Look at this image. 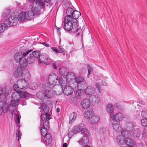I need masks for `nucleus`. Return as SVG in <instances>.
Returning a JSON list of instances; mask_svg holds the SVG:
<instances>
[{
	"instance_id": "1",
	"label": "nucleus",
	"mask_w": 147,
	"mask_h": 147,
	"mask_svg": "<svg viewBox=\"0 0 147 147\" xmlns=\"http://www.w3.org/2000/svg\"><path fill=\"white\" fill-rule=\"evenodd\" d=\"M63 28L65 30L71 31L74 33L77 32L80 30L77 23L73 21L72 18L66 16L64 20Z\"/></svg>"
},
{
	"instance_id": "2",
	"label": "nucleus",
	"mask_w": 147,
	"mask_h": 147,
	"mask_svg": "<svg viewBox=\"0 0 147 147\" xmlns=\"http://www.w3.org/2000/svg\"><path fill=\"white\" fill-rule=\"evenodd\" d=\"M15 15V13L13 14L10 17L5 20L3 23L0 24V33L3 32L7 27L15 26L17 24V15Z\"/></svg>"
},
{
	"instance_id": "3",
	"label": "nucleus",
	"mask_w": 147,
	"mask_h": 147,
	"mask_svg": "<svg viewBox=\"0 0 147 147\" xmlns=\"http://www.w3.org/2000/svg\"><path fill=\"white\" fill-rule=\"evenodd\" d=\"M40 126L41 128V131L43 130H46L49 129V123L47 119L49 120L51 118V116L47 113H45V114H42L41 116Z\"/></svg>"
},
{
	"instance_id": "4",
	"label": "nucleus",
	"mask_w": 147,
	"mask_h": 147,
	"mask_svg": "<svg viewBox=\"0 0 147 147\" xmlns=\"http://www.w3.org/2000/svg\"><path fill=\"white\" fill-rule=\"evenodd\" d=\"M36 96L37 97L41 100H44L46 102L50 100V98L53 97V94L49 90H46L44 92L39 91L37 92Z\"/></svg>"
},
{
	"instance_id": "5",
	"label": "nucleus",
	"mask_w": 147,
	"mask_h": 147,
	"mask_svg": "<svg viewBox=\"0 0 147 147\" xmlns=\"http://www.w3.org/2000/svg\"><path fill=\"white\" fill-rule=\"evenodd\" d=\"M32 8L31 9V10L25 12L27 20H31L32 19L34 18V15H38L40 13V10L37 7V5H36L35 3L32 4Z\"/></svg>"
},
{
	"instance_id": "6",
	"label": "nucleus",
	"mask_w": 147,
	"mask_h": 147,
	"mask_svg": "<svg viewBox=\"0 0 147 147\" xmlns=\"http://www.w3.org/2000/svg\"><path fill=\"white\" fill-rule=\"evenodd\" d=\"M67 16L70 18H72L73 21L76 22L77 23V19L80 16L81 13L80 12L76 11L74 10L71 7L68 8L66 11Z\"/></svg>"
},
{
	"instance_id": "7",
	"label": "nucleus",
	"mask_w": 147,
	"mask_h": 147,
	"mask_svg": "<svg viewBox=\"0 0 147 147\" xmlns=\"http://www.w3.org/2000/svg\"><path fill=\"white\" fill-rule=\"evenodd\" d=\"M58 83L61 86H58V88L59 89L60 91H55V93L57 94L60 95L62 92V90L63 89L62 86H65L67 84L68 82L66 79L64 77H61L59 79Z\"/></svg>"
},
{
	"instance_id": "8",
	"label": "nucleus",
	"mask_w": 147,
	"mask_h": 147,
	"mask_svg": "<svg viewBox=\"0 0 147 147\" xmlns=\"http://www.w3.org/2000/svg\"><path fill=\"white\" fill-rule=\"evenodd\" d=\"M49 129V128L47 129H46V130H43L42 131H41V128L40 129L41 135L43 137H44L45 142L47 144H50L52 140L51 135L47 133V131Z\"/></svg>"
},
{
	"instance_id": "9",
	"label": "nucleus",
	"mask_w": 147,
	"mask_h": 147,
	"mask_svg": "<svg viewBox=\"0 0 147 147\" xmlns=\"http://www.w3.org/2000/svg\"><path fill=\"white\" fill-rule=\"evenodd\" d=\"M58 80V77L55 74L52 73L49 75L48 77V81L50 84L54 85L57 83ZM54 86H53L54 87Z\"/></svg>"
},
{
	"instance_id": "10",
	"label": "nucleus",
	"mask_w": 147,
	"mask_h": 147,
	"mask_svg": "<svg viewBox=\"0 0 147 147\" xmlns=\"http://www.w3.org/2000/svg\"><path fill=\"white\" fill-rule=\"evenodd\" d=\"M110 117L112 120L117 122H119L123 117V114L120 113H117L114 115L111 113Z\"/></svg>"
},
{
	"instance_id": "11",
	"label": "nucleus",
	"mask_w": 147,
	"mask_h": 147,
	"mask_svg": "<svg viewBox=\"0 0 147 147\" xmlns=\"http://www.w3.org/2000/svg\"><path fill=\"white\" fill-rule=\"evenodd\" d=\"M22 76L21 79L27 82L30 78V75L29 71L26 69H24L23 70Z\"/></svg>"
},
{
	"instance_id": "12",
	"label": "nucleus",
	"mask_w": 147,
	"mask_h": 147,
	"mask_svg": "<svg viewBox=\"0 0 147 147\" xmlns=\"http://www.w3.org/2000/svg\"><path fill=\"white\" fill-rule=\"evenodd\" d=\"M62 90V92L61 94L63 92L64 94L67 96L71 95L73 93L74 91L73 89L69 86H65L63 89Z\"/></svg>"
},
{
	"instance_id": "13",
	"label": "nucleus",
	"mask_w": 147,
	"mask_h": 147,
	"mask_svg": "<svg viewBox=\"0 0 147 147\" xmlns=\"http://www.w3.org/2000/svg\"><path fill=\"white\" fill-rule=\"evenodd\" d=\"M17 82L19 88L21 89H25L28 86L27 82L23 80L22 79H19Z\"/></svg>"
},
{
	"instance_id": "14",
	"label": "nucleus",
	"mask_w": 147,
	"mask_h": 147,
	"mask_svg": "<svg viewBox=\"0 0 147 147\" xmlns=\"http://www.w3.org/2000/svg\"><path fill=\"white\" fill-rule=\"evenodd\" d=\"M13 13H15V16L16 15H17V16H16L17 23H18V20H20V21H24L25 19H26V15L25 12H21L19 15H18V13L17 12H13L11 14L10 16Z\"/></svg>"
},
{
	"instance_id": "15",
	"label": "nucleus",
	"mask_w": 147,
	"mask_h": 147,
	"mask_svg": "<svg viewBox=\"0 0 147 147\" xmlns=\"http://www.w3.org/2000/svg\"><path fill=\"white\" fill-rule=\"evenodd\" d=\"M80 104L82 108L87 109L90 106V102L88 99L85 98L81 101Z\"/></svg>"
},
{
	"instance_id": "16",
	"label": "nucleus",
	"mask_w": 147,
	"mask_h": 147,
	"mask_svg": "<svg viewBox=\"0 0 147 147\" xmlns=\"http://www.w3.org/2000/svg\"><path fill=\"white\" fill-rule=\"evenodd\" d=\"M85 90L80 89L78 90L76 93V97L78 99H80L83 98L85 96Z\"/></svg>"
},
{
	"instance_id": "17",
	"label": "nucleus",
	"mask_w": 147,
	"mask_h": 147,
	"mask_svg": "<svg viewBox=\"0 0 147 147\" xmlns=\"http://www.w3.org/2000/svg\"><path fill=\"white\" fill-rule=\"evenodd\" d=\"M84 125L83 123H81L77 126H74L72 128L71 131L74 134L77 133L81 131V129L84 127Z\"/></svg>"
},
{
	"instance_id": "18",
	"label": "nucleus",
	"mask_w": 147,
	"mask_h": 147,
	"mask_svg": "<svg viewBox=\"0 0 147 147\" xmlns=\"http://www.w3.org/2000/svg\"><path fill=\"white\" fill-rule=\"evenodd\" d=\"M76 76L72 72H69L66 75V79L68 82H74Z\"/></svg>"
},
{
	"instance_id": "19",
	"label": "nucleus",
	"mask_w": 147,
	"mask_h": 147,
	"mask_svg": "<svg viewBox=\"0 0 147 147\" xmlns=\"http://www.w3.org/2000/svg\"><path fill=\"white\" fill-rule=\"evenodd\" d=\"M23 70V69L19 67H18L14 72V76L15 77L17 78H21L22 75Z\"/></svg>"
},
{
	"instance_id": "20",
	"label": "nucleus",
	"mask_w": 147,
	"mask_h": 147,
	"mask_svg": "<svg viewBox=\"0 0 147 147\" xmlns=\"http://www.w3.org/2000/svg\"><path fill=\"white\" fill-rule=\"evenodd\" d=\"M78 142L82 146H84L88 145L89 141L87 136H84L81 138Z\"/></svg>"
},
{
	"instance_id": "21",
	"label": "nucleus",
	"mask_w": 147,
	"mask_h": 147,
	"mask_svg": "<svg viewBox=\"0 0 147 147\" xmlns=\"http://www.w3.org/2000/svg\"><path fill=\"white\" fill-rule=\"evenodd\" d=\"M131 133L134 137L138 138H139L141 135L140 130L138 128H134V129H132L131 131Z\"/></svg>"
},
{
	"instance_id": "22",
	"label": "nucleus",
	"mask_w": 147,
	"mask_h": 147,
	"mask_svg": "<svg viewBox=\"0 0 147 147\" xmlns=\"http://www.w3.org/2000/svg\"><path fill=\"white\" fill-rule=\"evenodd\" d=\"M51 0H36L34 2L37 6H39L40 8H43L45 5V1L46 2H49Z\"/></svg>"
},
{
	"instance_id": "23",
	"label": "nucleus",
	"mask_w": 147,
	"mask_h": 147,
	"mask_svg": "<svg viewBox=\"0 0 147 147\" xmlns=\"http://www.w3.org/2000/svg\"><path fill=\"white\" fill-rule=\"evenodd\" d=\"M94 114V112L93 111L88 110L84 112V116L86 119H89L91 118Z\"/></svg>"
},
{
	"instance_id": "24",
	"label": "nucleus",
	"mask_w": 147,
	"mask_h": 147,
	"mask_svg": "<svg viewBox=\"0 0 147 147\" xmlns=\"http://www.w3.org/2000/svg\"><path fill=\"white\" fill-rule=\"evenodd\" d=\"M22 53L21 52H17L14 55V60L17 63H19L23 58Z\"/></svg>"
},
{
	"instance_id": "25",
	"label": "nucleus",
	"mask_w": 147,
	"mask_h": 147,
	"mask_svg": "<svg viewBox=\"0 0 147 147\" xmlns=\"http://www.w3.org/2000/svg\"><path fill=\"white\" fill-rule=\"evenodd\" d=\"M18 94L20 97L21 98L26 97H30L31 95L28 93L27 92L25 91H22L21 90L19 91L18 92H17Z\"/></svg>"
},
{
	"instance_id": "26",
	"label": "nucleus",
	"mask_w": 147,
	"mask_h": 147,
	"mask_svg": "<svg viewBox=\"0 0 147 147\" xmlns=\"http://www.w3.org/2000/svg\"><path fill=\"white\" fill-rule=\"evenodd\" d=\"M1 107L0 108V115L2 111H3L4 112H6L8 109V105L5 103L4 105L2 102V105H0Z\"/></svg>"
},
{
	"instance_id": "27",
	"label": "nucleus",
	"mask_w": 147,
	"mask_h": 147,
	"mask_svg": "<svg viewBox=\"0 0 147 147\" xmlns=\"http://www.w3.org/2000/svg\"><path fill=\"white\" fill-rule=\"evenodd\" d=\"M100 119L99 117L97 115H93L90 121V122L92 124H95L97 123Z\"/></svg>"
},
{
	"instance_id": "28",
	"label": "nucleus",
	"mask_w": 147,
	"mask_h": 147,
	"mask_svg": "<svg viewBox=\"0 0 147 147\" xmlns=\"http://www.w3.org/2000/svg\"><path fill=\"white\" fill-rule=\"evenodd\" d=\"M117 140L120 144L123 145L125 143V139L122 136H119L117 138Z\"/></svg>"
},
{
	"instance_id": "29",
	"label": "nucleus",
	"mask_w": 147,
	"mask_h": 147,
	"mask_svg": "<svg viewBox=\"0 0 147 147\" xmlns=\"http://www.w3.org/2000/svg\"><path fill=\"white\" fill-rule=\"evenodd\" d=\"M85 90V93L88 94H91L95 92L94 88L90 86L87 87Z\"/></svg>"
},
{
	"instance_id": "30",
	"label": "nucleus",
	"mask_w": 147,
	"mask_h": 147,
	"mask_svg": "<svg viewBox=\"0 0 147 147\" xmlns=\"http://www.w3.org/2000/svg\"><path fill=\"white\" fill-rule=\"evenodd\" d=\"M77 117V114L74 112L70 114L69 116V123H71L74 121Z\"/></svg>"
},
{
	"instance_id": "31",
	"label": "nucleus",
	"mask_w": 147,
	"mask_h": 147,
	"mask_svg": "<svg viewBox=\"0 0 147 147\" xmlns=\"http://www.w3.org/2000/svg\"><path fill=\"white\" fill-rule=\"evenodd\" d=\"M19 62L20 65L22 67H26L27 65V60L24 57H23Z\"/></svg>"
},
{
	"instance_id": "32",
	"label": "nucleus",
	"mask_w": 147,
	"mask_h": 147,
	"mask_svg": "<svg viewBox=\"0 0 147 147\" xmlns=\"http://www.w3.org/2000/svg\"><path fill=\"white\" fill-rule=\"evenodd\" d=\"M19 97H20V96H19L17 92H15L12 95V100L17 102H19L20 101Z\"/></svg>"
},
{
	"instance_id": "33",
	"label": "nucleus",
	"mask_w": 147,
	"mask_h": 147,
	"mask_svg": "<svg viewBox=\"0 0 147 147\" xmlns=\"http://www.w3.org/2000/svg\"><path fill=\"white\" fill-rule=\"evenodd\" d=\"M67 70L66 67H63L61 68L59 70V73L61 75L64 76L67 74Z\"/></svg>"
},
{
	"instance_id": "34",
	"label": "nucleus",
	"mask_w": 147,
	"mask_h": 147,
	"mask_svg": "<svg viewBox=\"0 0 147 147\" xmlns=\"http://www.w3.org/2000/svg\"><path fill=\"white\" fill-rule=\"evenodd\" d=\"M112 124L113 125V129L116 132H117L121 130V127L120 126V125L119 124L115 123L113 124V123Z\"/></svg>"
},
{
	"instance_id": "35",
	"label": "nucleus",
	"mask_w": 147,
	"mask_h": 147,
	"mask_svg": "<svg viewBox=\"0 0 147 147\" xmlns=\"http://www.w3.org/2000/svg\"><path fill=\"white\" fill-rule=\"evenodd\" d=\"M125 143L127 146H134V144L133 140L130 138H127L125 139Z\"/></svg>"
},
{
	"instance_id": "36",
	"label": "nucleus",
	"mask_w": 147,
	"mask_h": 147,
	"mask_svg": "<svg viewBox=\"0 0 147 147\" xmlns=\"http://www.w3.org/2000/svg\"><path fill=\"white\" fill-rule=\"evenodd\" d=\"M35 58L32 56V55L30 54L27 57V60L28 63L29 64H32L34 63L35 61Z\"/></svg>"
},
{
	"instance_id": "37",
	"label": "nucleus",
	"mask_w": 147,
	"mask_h": 147,
	"mask_svg": "<svg viewBox=\"0 0 147 147\" xmlns=\"http://www.w3.org/2000/svg\"><path fill=\"white\" fill-rule=\"evenodd\" d=\"M10 13V10L7 9H5L3 11L2 16L3 17H7Z\"/></svg>"
},
{
	"instance_id": "38",
	"label": "nucleus",
	"mask_w": 147,
	"mask_h": 147,
	"mask_svg": "<svg viewBox=\"0 0 147 147\" xmlns=\"http://www.w3.org/2000/svg\"><path fill=\"white\" fill-rule=\"evenodd\" d=\"M90 98L92 100V102L94 103H97L99 101V100L97 96L92 95L90 97Z\"/></svg>"
},
{
	"instance_id": "39",
	"label": "nucleus",
	"mask_w": 147,
	"mask_h": 147,
	"mask_svg": "<svg viewBox=\"0 0 147 147\" xmlns=\"http://www.w3.org/2000/svg\"><path fill=\"white\" fill-rule=\"evenodd\" d=\"M84 80V79L83 78L78 76L77 77H76V78H75L74 82H76L77 84H78L82 82Z\"/></svg>"
},
{
	"instance_id": "40",
	"label": "nucleus",
	"mask_w": 147,
	"mask_h": 147,
	"mask_svg": "<svg viewBox=\"0 0 147 147\" xmlns=\"http://www.w3.org/2000/svg\"><path fill=\"white\" fill-rule=\"evenodd\" d=\"M48 59V57L46 55H41V58H39L38 59V60L41 63L43 61H47Z\"/></svg>"
},
{
	"instance_id": "41",
	"label": "nucleus",
	"mask_w": 147,
	"mask_h": 147,
	"mask_svg": "<svg viewBox=\"0 0 147 147\" xmlns=\"http://www.w3.org/2000/svg\"><path fill=\"white\" fill-rule=\"evenodd\" d=\"M40 52L38 51H34L32 52V55H33V57H34V58H38L39 59L40 57Z\"/></svg>"
},
{
	"instance_id": "42",
	"label": "nucleus",
	"mask_w": 147,
	"mask_h": 147,
	"mask_svg": "<svg viewBox=\"0 0 147 147\" xmlns=\"http://www.w3.org/2000/svg\"><path fill=\"white\" fill-rule=\"evenodd\" d=\"M107 110L110 113H113V107L111 104H108L107 106Z\"/></svg>"
},
{
	"instance_id": "43",
	"label": "nucleus",
	"mask_w": 147,
	"mask_h": 147,
	"mask_svg": "<svg viewBox=\"0 0 147 147\" xmlns=\"http://www.w3.org/2000/svg\"><path fill=\"white\" fill-rule=\"evenodd\" d=\"M11 93V91L9 90H5V92H4L3 96V98H4L3 99V101H5L6 100V97L7 96L9 95Z\"/></svg>"
},
{
	"instance_id": "44",
	"label": "nucleus",
	"mask_w": 147,
	"mask_h": 147,
	"mask_svg": "<svg viewBox=\"0 0 147 147\" xmlns=\"http://www.w3.org/2000/svg\"><path fill=\"white\" fill-rule=\"evenodd\" d=\"M121 133L122 134L121 136H123V138L129 136L131 135L130 133L127 131H122Z\"/></svg>"
},
{
	"instance_id": "45",
	"label": "nucleus",
	"mask_w": 147,
	"mask_h": 147,
	"mask_svg": "<svg viewBox=\"0 0 147 147\" xmlns=\"http://www.w3.org/2000/svg\"><path fill=\"white\" fill-rule=\"evenodd\" d=\"M81 131L82 133H83L85 135L87 136L89 135V132L88 130L84 128V127L81 129Z\"/></svg>"
},
{
	"instance_id": "46",
	"label": "nucleus",
	"mask_w": 147,
	"mask_h": 147,
	"mask_svg": "<svg viewBox=\"0 0 147 147\" xmlns=\"http://www.w3.org/2000/svg\"><path fill=\"white\" fill-rule=\"evenodd\" d=\"M141 124L144 126H147V119L144 118L141 120Z\"/></svg>"
},
{
	"instance_id": "47",
	"label": "nucleus",
	"mask_w": 147,
	"mask_h": 147,
	"mask_svg": "<svg viewBox=\"0 0 147 147\" xmlns=\"http://www.w3.org/2000/svg\"><path fill=\"white\" fill-rule=\"evenodd\" d=\"M18 102H17L16 101H15L13 100H12L10 103V105L9 107V108L11 107H15L16 105H17Z\"/></svg>"
},
{
	"instance_id": "48",
	"label": "nucleus",
	"mask_w": 147,
	"mask_h": 147,
	"mask_svg": "<svg viewBox=\"0 0 147 147\" xmlns=\"http://www.w3.org/2000/svg\"><path fill=\"white\" fill-rule=\"evenodd\" d=\"M87 67H88V74L87 76V77L89 78V75H90L91 72L92 71V67L90 66L89 64H88L87 65Z\"/></svg>"
},
{
	"instance_id": "49",
	"label": "nucleus",
	"mask_w": 147,
	"mask_h": 147,
	"mask_svg": "<svg viewBox=\"0 0 147 147\" xmlns=\"http://www.w3.org/2000/svg\"><path fill=\"white\" fill-rule=\"evenodd\" d=\"M31 88L33 90H35L38 87V86L37 84L35 82H34L31 84Z\"/></svg>"
},
{
	"instance_id": "50",
	"label": "nucleus",
	"mask_w": 147,
	"mask_h": 147,
	"mask_svg": "<svg viewBox=\"0 0 147 147\" xmlns=\"http://www.w3.org/2000/svg\"><path fill=\"white\" fill-rule=\"evenodd\" d=\"M22 134L19 130H17L16 133V136L18 138V140L19 141L21 139Z\"/></svg>"
},
{
	"instance_id": "51",
	"label": "nucleus",
	"mask_w": 147,
	"mask_h": 147,
	"mask_svg": "<svg viewBox=\"0 0 147 147\" xmlns=\"http://www.w3.org/2000/svg\"><path fill=\"white\" fill-rule=\"evenodd\" d=\"M20 118L18 115H16V120L18 126L20 125Z\"/></svg>"
},
{
	"instance_id": "52",
	"label": "nucleus",
	"mask_w": 147,
	"mask_h": 147,
	"mask_svg": "<svg viewBox=\"0 0 147 147\" xmlns=\"http://www.w3.org/2000/svg\"><path fill=\"white\" fill-rule=\"evenodd\" d=\"M13 89L16 91L17 92H18L20 90V89H21L20 88H19V86L18 84V82H17V83L16 84H14L13 86Z\"/></svg>"
},
{
	"instance_id": "53",
	"label": "nucleus",
	"mask_w": 147,
	"mask_h": 147,
	"mask_svg": "<svg viewBox=\"0 0 147 147\" xmlns=\"http://www.w3.org/2000/svg\"><path fill=\"white\" fill-rule=\"evenodd\" d=\"M106 132L107 131L105 129L103 128H100L99 130V132L100 134H105Z\"/></svg>"
},
{
	"instance_id": "54",
	"label": "nucleus",
	"mask_w": 147,
	"mask_h": 147,
	"mask_svg": "<svg viewBox=\"0 0 147 147\" xmlns=\"http://www.w3.org/2000/svg\"><path fill=\"white\" fill-rule=\"evenodd\" d=\"M32 51V50L31 49L29 50L24 52L23 53V57H25L26 56L28 55Z\"/></svg>"
},
{
	"instance_id": "55",
	"label": "nucleus",
	"mask_w": 147,
	"mask_h": 147,
	"mask_svg": "<svg viewBox=\"0 0 147 147\" xmlns=\"http://www.w3.org/2000/svg\"><path fill=\"white\" fill-rule=\"evenodd\" d=\"M127 126L129 128H132L134 127V125L131 122H129L127 123Z\"/></svg>"
},
{
	"instance_id": "56",
	"label": "nucleus",
	"mask_w": 147,
	"mask_h": 147,
	"mask_svg": "<svg viewBox=\"0 0 147 147\" xmlns=\"http://www.w3.org/2000/svg\"><path fill=\"white\" fill-rule=\"evenodd\" d=\"M141 115L143 117H147V111H142L141 113Z\"/></svg>"
},
{
	"instance_id": "57",
	"label": "nucleus",
	"mask_w": 147,
	"mask_h": 147,
	"mask_svg": "<svg viewBox=\"0 0 147 147\" xmlns=\"http://www.w3.org/2000/svg\"><path fill=\"white\" fill-rule=\"evenodd\" d=\"M59 50H58L59 51V53H63L64 52V49L62 46H59Z\"/></svg>"
},
{
	"instance_id": "58",
	"label": "nucleus",
	"mask_w": 147,
	"mask_h": 147,
	"mask_svg": "<svg viewBox=\"0 0 147 147\" xmlns=\"http://www.w3.org/2000/svg\"><path fill=\"white\" fill-rule=\"evenodd\" d=\"M52 50L56 53H59V51L55 47H52L51 48Z\"/></svg>"
},
{
	"instance_id": "59",
	"label": "nucleus",
	"mask_w": 147,
	"mask_h": 147,
	"mask_svg": "<svg viewBox=\"0 0 147 147\" xmlns=\"http://www.w3.org/2000/svg\"><path fill=\"white\" fill-rule=\"evenodd\" d=\"M96 87L98 89L99 92H101L100 90V84L98 83H97L96 84Z\"/></svg>"
},
{
	"instance_id": "60",
	"label": "nucleus",
	"mask_w": 147,
	"mask_h": 147,
	"mask_svg": "<svg viewBox=\"0 0 147 147\" xmlns=\"http://www.w3.org/2000/svg\"><path fill=\"white\" fill-rule=\"evenodd\" d=\"M43 110H45L47 109V106L45 103H42L41 105Z\"/></svg>"
},
{
	"instance_id": "61",
	"label": "nucleus",
	"mask_w": 147,
	"mask_h": 147,
	"mask_svg": "<svg viewBox=\"0 0 147 147\" xmlns=\"http://www.w3.org/2000/svg\"><path fill=\"white\" fill-rule=\"evenodd\" d=\"M42 44L44 45V46L46 47H49V45L46 42H42L41 43Z\"/></svg>"
},
{
	"instance_id": "62",
	"label": "nucleus",
	"mask_w": 147,
	"mask_h": 147,
	"mask_svg": "<svg viewBox=\"0 0 147 147\" xmlns=\"http://www.w3.org/2000/svg\"><path fill=\"white\" fill-rule=\"evenodd\" d=\"M52 67L55 69H57V67L56 66V63H53Z\"/></svg>"
},
{
	"instance_id": "63",
	"label": "nucleus",
	"mask_w": 147,
	"mask_h": 147,
	"mask_svg": "<svg viewBox=\"0 0 147 147\" xmlns=\"http://www.w3.org/2000/svg\"><path fill=\"white\" fill-rule=\"evenodd\" d=\"M3 89L2 88H0V96L3 94Z\"/></svg>"
},
{
	"instance_id": "64",
	"label": "nucleus",
	"mask_w": 147,
	"mask_h": 147,
	"mask_svg": "<svg viewBox=\"0 0 147 147\" xmlns=\"http://www.w3.org/2000/svg\"><path fill=\"white\" fill-rule=\"evenodd\" d=\"M63 147H67V145L66 143H64L63 144Z\"/></svg>"
}]
</instances>
